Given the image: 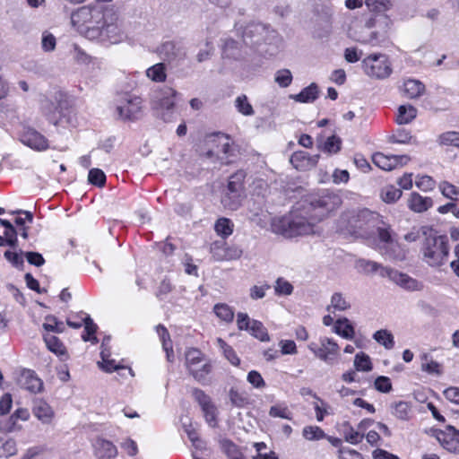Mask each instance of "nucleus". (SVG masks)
<instances>
[{
	"mask_svg": "<svg viewBox=\"0 0 459 459\" xmlns=\"http://www.w3.org/2000/svg\"><path fill=\"white\" fill-rule=\"evenodd\" d=\"M341 204L339 195L324 190L304 199L289 215L273 219L272 230L285 238L314 234L316 223L337 209Z\"/></svg>",
	"mask_w": 459,
	"mask_h": 459,
	"instance_id": "f257e3e1",
	"label": "nucleus"
},
{
	"mask_svg": "<svg viewBox=\"0 0 459 459\" xmlns=\"http://www.w3.org/2000/svg\"><path fill=\"white\" fill-rule=\"evenodd\" d=\"M71 23L85 38L98 39L105 25V13L99 8L82 6L72 13Z\"/></svg>",
	"mask_w": 459,
	"mask_h": 459,
	"instance_id": "f03ea898",
	"label": "nucleus"
},
{
	"mask_svg": "<svg viewBox=\"0 0 459 459\" xmlns=\"http://www.w3.org/2000/svg\"><path fill=\"white\" fill-rule=\"evenodd\" d=\"M421 230L425 236L421 247L424 262L432 267L446 264L449 254L448 238L437 235L431 228L426 226L421 227Z\"/></svg>",
	"mask_w": 459,
	"mask_h": 459,
	"instance_id": "7ed1b4c3",
	"label": "nucleus"
},
{
	"mask_svg": "<svg viewBox=\"0 0 459 459\" xmlns=\"http://www.w3.org/2000/svg\"><path fill=\"white\" fill-rule=\"evenodd\" d=\"M348 232L355 238L368 239L375 234V228L381 221L378 213L368 209L351 211L345 215Z\"/></svg>",
	"mask_w": 459,
	"mask_h": 459,
	"instance_id": "20e7f679",
	"label": "nucleus"
},
{
	"mask_svg": "<svg viewBox=\"0 0 459 459\" xmlns=\"http://www.w3.org/2000/svg\"><path fill=\"white\" fill-rule=\"evenodd\" d=\"M234 30L242 39L246 46L256 47L271 41L276 36V31L270 25L259 22H250L244 24L236 22Z\"/></svg>",
	"mask_w": 459,
	"mask_h": 459,
	"instance_id": "39448f33",
	"label": "nucleus"
},
{
	"mask_svg": "<svg viewBox=\"0 0 459 459\" xmlns=\"http://www.w3.org/2000/svg\"><path fill=\"white\" fill-rule=\"evenodd\" d=\"M204 361V357L201 351L192 348L186 352V366L198 382L204 381L212 369L211 364Z\"/></svg>",
	"mask_w": 459,
	"mask_h": 459,
	"instance_id": "423d86ee",
	"label": "nucleus"
},
{
	"mask_svg": "<svg viewBox=\"0 0 459 459\" xmlns=\"http://www.w3.org/2000/svg\"><path fill=\"white\" fill-rule=\"evenodd\" d=\"M362 65L366 74L371 78L385 79L392 73L390 62L382 54H374L367 56L362 61Z\"/></svg>",
	"mask_w": 459,
	"mask_h": 459,
	"instance_id": "0eeeda50",
	"label": "nucleus"
},
{
	"mask_svg": "<svg viewBox=\"0 0 459 459\" xmlns=\"http://www.w3.org/2000/svg\"><path fill=\"white\" fill-rule=\"evenodd\" d=\"M141 99L124 94L117 107V111L123 119L134 120L138 117L141 111Z\"/></svg>",
	"mask_w": 459,
	"mask_h": 459,
	"instance_id": "6e6552de",
	"label": "nucleus"
},
{
	"mask_svg": "<svg viewBox=\"0 0 459 459\" xmlns=\"http://www.w3.org/2000/svg\"><path fill=\"white\" fill-rule=\"evenodd\" d=\"M309 349L314 354L328 364H332L333 358L338 354V344L330 338H323L320 340V345L310 343Z\"/></svg>",
	"mask_w": 459,
	"mask_h": 459,
	"instance_id": "1a4fd4ad",
	"label": "nucleus"
},
{
	"mask_svg": "<svg viewBox=\"0 0 459 459\" xmlns=\"http://www.w3.org/2000/svg\"><path fill=\"white\" fill-rule=\"evenodd\" d=\"M117 18L111 14L110 17L105 13V25L101 28V37L98 39L101 41H109L110 43H117L123 39V32L117 23Z\"/></svg>",
	"mask_w": 459,
	"mask_h": 459,
	"instance_id": "9d476101",
	"label": "nucleus"
},
{
	"mask_svg": "<svg viewBox=\"0 0 459 459\" xmlns=\"http://www.w3.org/2000/svg\"><path fill=\"white\" fill-rule=\"evenodd\" d=\"M211 253L216 261H230L239 258L242 250L236 246H228L225 243L214 242L211 246Z\"/></svg>",
	"mask_w": 459,
	"mask_h": 459,
	"instance_id": "9b49d317",
	"label": "nucleus"
},
{
	"mask_svg": "<svg viewBox=\"0 0 459 459\" xmlns=\"http://www.w3.org/2000/svg\"><path fill=\"white\" fill-rule=\"evenodd\" d=\"M380 275L383 277H388L395 284L401 286L409 290H418L419 282L410 277L409 275L403 273L395 269L392 268H382Z\"/></svg>",
	"mask_w": 459,
	"mask_h": 459,
	"instance_id": "f8f14e48",
	"label": "nucleus"
},
{
	"mask_svg": "<svg viewBox=\"0 0 459 459\" xmlns=\"http://www.w3.org/2000/svg\"><path fill=\"white\" fill-rule=\"evenodd\" d=\"M437 440L447 451L453 453L459 451V430L455 429V427L448 425L445 431L440 430Z\"/></svg>",
	"mask_w": 459,
	"mask_h": 459,
	"instance_id": "ddd939ff",
	"label": "nucleus"
},
{
	"mask_svg": "<svg viewBox=\"0 0 459 459\" xmlns=\"http://www.w3.org/2000/svg\"><path fill=\"white\" fill-rule=\"evenodd\" d=\"M244 46L243 41H238L231 37L221 39V51L224 58L238 60L243 57Z\"/></svg>",
	"mask_w": 459,
	"mask_h": 459,
	"instance_id": "4468645a",
	"label": "nucleus"
},
{
	"mask_svg": "<svg viewBox=\"0 0 459 459\" xmlns=\"http://www.w3.org/2000/svg\"><path fill=\"white\" fill-rule=\"evenodd\" d=\"M17 383L22 388L33 394L40 392L43 388V382L30 369H23L17 379Z\"/></svg>",
	"mask_w": 459,
	"mask_h": 459,
	"instance_id": "2eb2a0df",
	"label": "nucleus"
},
{
	"mask_svg": "<svg viewBox=\"0 0 459 459\" xmlns=\"http://www.w3.org/2000/svg\"><path fill=\"white\" fill-rule=\"evenodd\" d=\"M21 140L22 143L37 151H44L48 147L46 137L34 129L26 130Z\"/></svg>",
	"mask_w": 459,
	"mask_h": 459,
	"instance_id": "dca6fc26",
	"label": "nucleus"
},
{
	"mask_svg": "<svg viewBox=\"0 0 459 459\" xmlns=\"http://www.w3.org/2000/svg\"><path fill=\"white\" fill-rule=\"evenodd\" d=\"M319 154L310 156L307 152H295L290 157V163L299 170H307L316 165Z\"/></svg>",
	"mask_w": 459,
	"mask_h": 459,
	"instance_id": "f3484780",
	"label": "nucleus"
},
{
	"mask_svg": "<svg viewBox=\"0 0 459 459\" xmlns=\"http://www.w3.org/2000/svg\"><path fill=\"white\" fill-rule=\"evenodd\" d=\"M177 91L172 88H165L152 101V108L155 112L175 108L174 97Z\"/></svg>",
	"mask_w": 459,
	"mask_h": 459,
	"instance_id": "a211bd4d",
	"label": "nucleus"
},
{
	"mask_svg": "<svg viewBox=\"0 0 459 459\" xmlns=\"http://www.w3.org/2000/svg\"><path fill=\"white\" fill-rule=\"evenodd\" d=\"M94 455L98 459H113L117 455V448L111 442L104 438H97L93 444Z\"/></svg>",
	"mask_w": 459,
	"mask_h": 459,
	"instance_id": "6ab92c4d",
	"label": "nucleus"
},
{
	"mask_svg": "<svg viewBox=\"0 0 459 459\" xmlns=\"http://www.w3.org/2000/svg\"><path fill=\"white\" fill-rule=\"evenodd\" d=\"M34 416L44 424H49L54 418V411L43 400L36 399L33 403Z\"/></svg>",
	"mask_w": 459,
	"mask_h": 459,
	"instance_id": "aec40b11",
	"label": "nucleus"
},
{
	"mask_svg": "<svg viewBox=\"0 0 459 459\" xmlns=\"http://www.w3.org/2000/svg\"><path fill=\"white\" fill-rule=\"evenodd\" d=\"M160 56L168 62H173L185 56V53L173 41L164 42L159 48Z\"/></svg>",
	"mask_w": 459,
	"mask_h": 459,
	"instance_id": "412c9836",
	"label": "nucleus"
},
{
	"mask_svg": "<svg viewBox=\"0 0 459 459\" xmlns=\"http://www.w3.org/2000/svg\"><path fill=\"white\" fill-rule=\"evenodd\" d=\"M380 250L382 255L393 261H403L406 258V251L396 240L388 245H383Z\"/></svg>",
	"mask_w": 459,
	"mask_h": 459,
	"instance_id": "4be33fe9",
	"label": "nucleus"
},
{
	"mask_svg": "<svg viewBox=\"0 0 459 459\" xmlns=\"http://www.w3.org/2000/svg\"><path fill=\"white\" fill-rule=\"evenodd\" d=\"M433 205V201L429 197H423L420 194L413 192L408 199L409 208L415 212H426Z\"/></svg>",
	"mask_w": 459,
	"mask_h": 459,
	"instance_id": "5701e85b",
	"label": "nucleus"
},
{
	"mask_svg": "<svg viewBox=\"0 0 459 459\" xmlns=\"http://www.w3.org/2000/svg\"><path fill=\"white\" fill-rule=\"evenodd\" d=\"M372 12L375 14L366 22L365 26L368 29L377 27L385 32L393 23L392 20L388 15L385 14V12Z\"/></svg>",
	"mask_w": 459,
	"mask_h": 459,
	"instance_id": "b1692460",
	"label": "nucleus"
},
{
	"mask_svg": "<svg viewBox=\"0 0 459 459\" xmlns=\"http://www.w3.org/2000/svg\"><path fill=\"white\" fill-rule=\"evenodd\" d=\"M319 96V88L316 83L312 82L307 87L304 88L299 93L290 95V98L297 102L311 103L314 102Z\"/></svg>",
	"mask_w": 459,
	"mask_h": 459,
	"instance_id": "393cba45",
	"label": "nucleus"
},
{
	"mask_svg": "<svg viewBox=\"0 0 459 459\" xmlns=\"http://www.w3.org/2000/svg\"><path fill=\"white\" fill-rule=\"evenodd\" d=\"M403 91L410 99L420 97L425 91V85L419 80L410 79L403 83Z\"/></svg>",
	"mask_w": 459,
	"mask_h": 459,
	"instance_id": "a878e982",
	"label": "nucleus"
},
{
	"mask_svg": "<svg viewBox=\"0 0 459 459\" xmlns=\"http://www.w3.org/2000/svg\"><path fill=\"white\" fill-rule=\"evenodd\" d=\"M334 332L347 340H351L354 337V327L346 317L336 320L334 324Z\"/></svg>",
	"mask_w": 459,
	"mask_h": 459,
	"instance_id": "bb28decb",
	"label": "nucleus"
},
{
	"mask_svg": "<svg viewBox=\"0 0 459 459\" xmlns=\"http://www.w3.org/2000/svg\"><path fill=\"white\" fill-rule=\"evenodd\" d=\"M417 116V109L411 105H402L398 108L396 122L399 125L409 124Z\"/></svg>",
	"mask_w": 459,
	"mask_h": 459,
	"instance_id": "cd10ccee",
	"label": "nucleus"
},
{
	"mask_svg": "<svg viewBox=\"0 0 459 459\" xmlns=\"http://www.w3.org/2000/svg\"><path fill=\"white\" fill-rule=\"evenodd\" d=\"M228 396L232 406L243 408L249 403V397L246 392L239 391L235 387L230 389Z\"/></svg>",
	"mask_w": 459,
	"mask_h": 459,
	"instance_id": "c85d7f7f",
	"label": "nucleus"
},
{
	"mask_svg": "<svg viewBox=\"0 0 459 459\" xmlns=\"http://www.w3.org/2000/svg\"><path fill=\"white\" fill-rule=\"evenodd\" d=\"M44 341L48 349L57 356H65L66 349L63 342L55 335L46 334L44 336Z\"/></svg>",
	"mask_w": 459,
	"mask_h": 459,
	"instance_id": "c756f323",
	"label": "nucleus"
},
{
	"mask_svg": "<svg viewBox=\"0 0 459 459\" xmlns=\"http://www.w3.org/2000/svg\"><path fill=\"white\" fill-rule=\"evenodd\" d=\"M83 325H84V333L82 334V338L84 342L91 341L93 343L98 342V339L96 336H94V333L97 331V325L94 324L93 320L91 318L89 315H84L82 317Z\"/></svg>",
	"mask_w": 459,
	"mask_h": 459,
	"instance_id": "7c9ffc66",
	"label": "nucleus"
},
{
	"mask_svg": "<svg viewBox=\"0 0 459 459\" xmlns=\"http://www.w3.org/2000/svg\"><path fill=\"white\" fill-rule=\"evenodd\" d=\"M146 76L153 82H163L166 81V66L163 63H158L146 70Z\"/></svg>",
	"mask_w": 459,
	"mask_h": 459,
	"instance_id": "2f4dec72",
	"label": "nucleus"
},
{
	"mask_svg": "<svg viewBox=\"0 0 459 459\" xmlns=\"http://www.w3.org/2000/svg\"><path fill=\"white\" fill-rule=\"evenodd\" d=\"M372 160L376 166L383 170H392L396 168L394 155L386 156L383 153L377 152L373 155Z\"/></svg>",
	"mask_w": 459,
	"mask_h": 459,
	"instance_id": "473e14b6",
	"label": "nucleus"
},
{
	"mask_svg": "<svg viewBox=\"0 0 459 459\" xmlns=\"http://www.w3.org/2000/svg\"><path fill=\"white\" fill-rule=\"evenodd\" d=\"M156 331H157L158 334L160 335V340L162 342V346H163L164 351H166L168 360L172 361L173 360V349H172V343H171L168 330L163 325H159L156 327Z\"/></svg>",
	"mask_w": 459,
	"mask_h": 459,
	"instance_id": "72a5a7b5",
	"label": "nucleus"
},
{
	"mask_svg": "<svg viewBox=\"0 0 459 459\" xmlns=\"http://www.w3.org/2000/svg\"><path fill=\"white\" fill-rule=\"evenodd\" d=\"M374 340L385 349L391 350L394 346V336L388 330L381 329L373 335Z\"/></svg>",
	"mask_w": 459,
	"mask_h": 459,
	"instance_id": "f704fd0d",
	"label": "nucleus"
},
{
	"mask_svg": "<svg viewBox=\"0 0 459 459\" xmlns=\"http://www.w3.org/2000/svg\"><path fill=\"white\" fill-rule=\"evenodd\" d=\"M351 307L350 303L340 292H335L331 298V304L327 306V311L333 308L334 311H345Z\"/></svg>",
	"mask_w": 459,
	"mask_h": 459,
	"instance_id": "c9c22d12",
	"label": "nucleus"
},
{
	"mask_svg": "<svg viewBox=\"0 0 459 459\" xmlns=\"http://www.w3.org/2000/svg\"><path fill=\"white\" fill-rule=\"evenodd\" d=\"M402 190L394 186H386L381 190V198L385 203H395L402 196Z\"/></svg>",
	"mask_w": 459,
	"mask_h": 459,
	"instance_id": "e433bc0d",
	"label": "nucleus"
},
{
	"mask_svg": "<svg viewBox=\"0 0 459 459\" xmlns=\"http://www.w3.org/2000/svg\"><path fill=\"white\" fill-rule=\"evenodd\" d=\"M244 178L245 174L243 171L237 172L235 175L231 176L228 183L226 193L241 194L243 189L242 181Z\"/></svg>",
	"mask_w": 459,
	"mask_h": 459,
	"instance_id": "4c0bfd02",
	"label": "nucleus"
},
{
	"mask_svg": "<svg viewBox=\"0 0 459 459\" xmlns=\"http://www.w3.org/2000/svg\"><path fill=\"white\" fill-rule=\"evenodd\" d=\"M213 311L220 319L227 323L232 322L234 318L233 309L225 303H218L214 305Z\"/></svg>",
	"mask_w": 459,
	"mask_h": 459,
	"instance_id": "58836bf2",
	"label": "nucleus"
},
{
	"mask_svg": "<svg viewBox=\"0 0 459 459\" xmlns=\"http://www.w3.org/2000/svg\"><path fill=\"white\" fill-rule=\"evenodd\" d=\"M379 240L384 243V245H388L391 242L394 241L393 238V231L391 226L386 224L385 221L381 220L380 223L376 226Z\"/></svg>",
	"mask_w": 459,
	"mask_h": 459,
	"instance_id": "ea45409f",
	"label": "nucleus"
},
{
	"mask_svg": "<svg viewBox=\"0 0 459 459\" xmlns=\"http://www.w3.org/2000/svg\"><path fill=\"white\" fill-rule=\"evenodd\" d=\"M249 332L261 342H268L270 340L266 328L260 321L252 320Z\"/></svg>",
	"mask_w": 459,
	"mask_h": 459,
	"instance_id": "a19ab883",
	"label": "nucleus"
},
{
	"mask_svg": "<svg viewBox=\"0 0 459 459\" xmlns=\"http://www.w3.org/2000/svg\"><path fill=\"white\" fill-rule=\"evenodd\" d=\"M215 231L222 238H227L233 232V224L230 219L220 218L214 225Z\"/></svg>",
	"mask_w": 459,
	"mask_h": 459,
	"instance_id": "79ce46f5",
	"label": "nucleus"
},
{
	"mask_svg": "<svg viewBox=\"0 0 459 459\" xmlns=\"http://www.w3.org/2000/svg\"><path fill=\"white\" fill-rule=\"evenodd\" d=\"M221 203L225 208L236 211L241 204V194L226 193L221 199Z\"/></svg>",
	"mask_w": 459,
	"mask_h": 459,
	"instance_id": "37998d69",
	"label": "nucleus"
},
{
	"mask_svg": "<svg viewBox=\"0 0 459 459\" xmlns=\"http://www.w3.org/2000/svg\"><path fill=\"white\" fill-rule=\"evenodd\" d=\"M365 4L369 11L387 12L392 9V0H366Z\"/></svg>",
	"mask_w": 459,
	"mask_h": 459,
	"instance_id": "c03bdc74",
	"label": "nucleus"
},
{
	"mask_svg": "<svg viewBox=\"0 0 459 459\" xmlns=\"http://www.w3.org/2000/svg\"><path fill=\"white\" fill-rule=\"evenodd\" d=\"M302 435L304 438L309 441L320 440L325 437L324 430L317 426H307L303 429Z\"/></svg>",
	"mask_w": 459,
	"mask_h": 459,
	"instance_id": "a18cd8bd",
	"label": "nucleus"
},
{
	"mask_svg": "<svg viewBox=\"0 0 459 459\" xmlns=\"http://www.w3.org/2000/svg\"><path fill=\"white\" fill-rule=\"evenodd\" d=\"M354 367L358 371H370L372 369V363L369 356L364 352L356 354Z\"/></svg>",
	"mask_w": 459,
	"mask_h": 459,
	"instance_id": "49530a36",
	"label": "nucleus"
},
{
	"mask_svg": "<svg viewBox=\"0 0 459 459\" xmlns=\"http://www.w3.org/2000/svg\"><path fill=\"white\" fill-rule=\"evenodd\" d=\"M292 74L289 69L278 70L274 74V82L282 88L290 86L292 82Z\"/></svg>",
	"mask_w": 459,
	"mask_h": 459,
	"instance_id": "de8ad7c7",
	"label": "nucleus"
},
{
	"mask_svg": "<svg viewBox=\"0 0 459 459\" xmlns=\"http://www.w3.org/2000/svg\"><path fill=\"white\" fill-rule=\"evenodd\" d=\"M357 267L366 273H374L378 270L381 272L382 268H384L380 264L366 259H359L357 261Z\"/></svg>",
	"mask_w": 459,
	"mask_h": 459,
	"instance_id": "09e8293b",
	"label": "nucleus"
},
{
	"mask_svg": "<svg viewBox=\"0 0 459 459\" xmlns=\"http://www.w3.org/2000/svg\"><path fill=\"white\" fill-rule=\"evenodd\" d=\"M235 106L238 112L244 116H251L254 114L253 107L248 102L246 95L238 96L235 100Z\"/></svg>",
	"mask_w": 459,
	"mask_h": 459,
	"instance_id": "8fccbe9b",
	"label": "nucleus"
},
{
	"mask_svg": "<svg viewBox=\"0 0 459 459\" xmlns=\"http://www.w3.org/2000/svg\"><path fill=\"white\" fill-rule=\"evenodd\" d=\"M274 291L278 296H289L293 292V286L288 281L280 277L275 281Z\"/></svg>",
	"mask_w": 459,
	"mask_h": 459,
	"instance_id": "3c124183",
	"label": "nucleus"
},
{
	"mask_svg": "<svg viewBox=\"0 0 459 459\" xmlns=\"http://www.w3.org/2000/svg\"><path fill=\"white\" fill-rule=\"evenodd\" d=\"M43 328L46 331L62 333L65 329L64 324L59 322L55 316H46V322L43 324Z\"/></svg>",
	"mask_w": 459,
	"mask_h": 459,
	"instance_id": "603ef678",
	"label": "nucleus"
},
{
	"mask_svg": "<svg viewBox=\"0 0 459 459\" xmlns=\"http://www.w3.org/2000/svg\"><path fill=\"white\" fill-rule=\"evenodd\" d=\"M192 396L194 397L195 401L198 403L202 410L213 403L211 397L201 389H193Z\"/></svg>",
	"mask_w": 459,
	"mask_h": 459,
	"instance_id": "864d4df0",
	"label": "nucleus"
},
{
	"mask_svg": "<svg viewBox=\"0 0 459 459\" xmlns=\"http://www.w3.org/2000/svg\"><path fill=\"white\" fill-rule=\"evenodd\" d=\"M205 421L211 426L212 428L217 427L218 420H217V414L218 410L214 403L211 404L210 406L204 408L202 410Z\"/></svg>",
	"mask_w": 459,
	"mask_h": 459,
	"instance_id": "5fc2aeb1",
	"label": "nucleus"
},
{
	"mask_svg": "<svg viewBox=\"0 0 459 459\" xmlns=\"http://www.w3.org/2000/svg\"><path fill=\"white\" fill-rule=\"evenodd\" d=\"M341 138L336 135H332L326 139L323 150L328 153H337L341 150Z\"/></svg>",
	"mask_w": 459,
	"mask_h": 459,
	"instance_id": "6e6d98bb",
	"label": "nucleus"
},
{
	"mask_svg": "<svg viewBox=\"0 0 459 459\" xmlns=\"http://www.w3.org/2000/svg\"><path fill=\"white\" fill-rule=\"evenodd\" d=\"M88 180L92 185L103 186L106 182V175L100 169H91L89 171Z\"/></svg>",
	"mask_w": 459,
	"mask_h": 459,
	"instance_id": "4d7b16f0",
	"label": "nucleus"
},
{
	"mask_svg": "<svg viewBox=\"0 0 459 459\" xmlns=\"http://www.w3.org/2000/svg\"><path fill=\"white\" fill-rule=\"evenodd\" d=\"M247 380L253 387L257 389H262L266 385L263 377L256 370H251L248 372Z\"/></svg>",
	"mask_w": 459,
	"mask_h": 459,
	"instance_id": "13d9d810",
	"label": "nucleus"
},
{
	"mask_svg": "<svg viewBox=\"0 0 459 459\" xmlns=\"http://www.w3.org/2000/svg\"><path fill=\"white\" fill-rule=\"evenodd\" d=\"M394 411L393 414L401 420H406L408 418V413L410 411V406L406 402H398L394 403L393 405Z\"/></svg>",
	"mask_w": 459,
	"mask_h": 459,
	"instance_id": "bf43d9fd",
	"label": "nucleus"
},
{
	"mask_svg": "<svg viewBox=\"0 0 459 459\" xmlns=\"http://www.w3.org/2000/svg\"><path fill=\"white\" fill-rule=\"evenodd\" d=\"M269 415L271 417H278L286 420H291V412L286 406L274 405L270 408Z\"/></svg>",
	"mask_w": 459,
	"mask_h": 459,
	"instance_id": "052dcab7",
	"label": "nucleus"
},
{
	"mask_svg": "<svg viewBox=\"0 0 459 459\" xmlns=\"http://www.w3.org/2000/svg\"><path fill=\"white\" fill-rule=\"evenodd\" d=\"M24 253L22 251H20V253L17 252H12L10 250H7L4 252V255L7 261H9L13 266L16 268H22L24 264V261L22 259V255Z\"/></svg>",
	"mask_w": 459,
	"mask_h": 459,
	"instance_id": "680f3d73",
	"label": "nucleus"
},
{
	"mask_svg": "<svg viewBox=\"0 0 459 459\" xmlns=\"http://www.w3.org/2000/svg\"><path fill=\"white\" fill-rule=\"evenodd\" d=\"M29 417V412L26 409H17L14 413L10 417V424L6 427V429L11 431L15 429L16 420L18 419L26 420Z\"/></svg>",
	"mask_w": 459,
	"mask_h": 459,
	"instance_id": "e2e57ef3",
	"label": "nucleus"
},
{
	"mask_svg": "<svg viewBox=\"0 0 459 459\" xmlns=\"http://www.w3.org/2000/svg\"><path fill=\"white\" fill-rule=\"evenodd\" d=\"M375 388L381 393H389L392 390V383L387 377H378L375 380Z\"/></svg>",
	"mask_w": 459,
	"mask_h": 459,
	"instance_id": "0e129e2a",
	"label": "nucleus"
},
{
	"mask_svg": "<svg viewBox=\"0 0 459 459\" xmlns=\"http://www.w3.org/2000/svg\"><path fill=\"white\" fill-rule=\"evenodd\" d=\"M439 189L444 196L451 200H455V198H454V195L459 194V190L457 189V187L448 182H442L439 185Z\"/></svg>",
	"mask_w": 459,
	"mask_h": 459,
	"instance_id": "69168bd1",
	"label": "nucleus"
},
{
	"mask_svg": "<svg viewBox=\"0 0 459 459\" xmlns=\"http://www.w3.org/2000/svg\"><path fill=\"white\" fill-rule=\"evenodd\" d=\"M411 138V136L409 132L404 129H399L390 136L389 141L396 143H408Z\"/></svg>",
	"mask_w": 459,
	"mask_h": 459,
	"instance_id": "338daca9",
	"label": "nucleus"
},
{
	"mask_svg": "<svg viewBox=\"0 0 459 459\" xmlns=\"http://www.w3.org/2000/svg\"><path fill=\"white\" fill-rule=\"evenodd\" d=\"M416 186L422 191L432 190L435 186V181L429 176H422L416 181Z\"/></svg>",
	"mask_w": 459,
	"mask_h": 459,
	"instance_id": "774afa93",
	"label": "nucleus"
}]
</instances>
